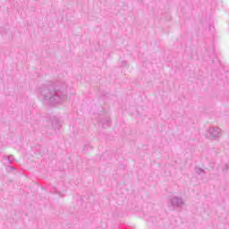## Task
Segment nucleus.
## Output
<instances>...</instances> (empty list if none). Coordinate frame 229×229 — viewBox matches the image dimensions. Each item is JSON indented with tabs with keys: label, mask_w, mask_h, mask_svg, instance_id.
Here are the masks:
<instances>
[{
	"label": "nucleus",
	"mask_w": 229,
	"mask_h": 229,
	"mask_svg": "<svg viewBox=\"0 0 229 229\" xmlns=\"http://www.w3.org/2000/svg\"><path fill=\"white\" fill-rule=\"evenodd\" d=\"M40 94L43 99L48 101L51 105H58L65 98V93L51 82L40 88Z\"/></svg>",
	"instance_id": "nucleus-1"
},
{
	"label": "nucleus",
	"mask_w": 229,
	"mask_h": 229,
	"mask_svg": "<svg viewBox=\"0 0 229 229\" xmlns=\"http://www.w3.org/2000/svg\"><path fill=\"white\" fill-rule=\"evenodd\" d=\"M208 138L216 140L221 137V129L219 127H211L208 131Z\"/></svg>",
	"instance_id": "nucleus-2"
},
{
	"label": "nucleus",
	"mask_w": 229,
	"mask_h": 229,
	"mask_svg": "<svg viewBox=\"0 0 229 229\" xmlns=\"http://www.w3.org/2000/svg\"><path fill=\"white\" fill-rule=\"evenodd\" d=\"M170 203L172 207H176L177 208H180L184 205L183 199H182V197H173L170 199Z\"/></svg>",
	"instance_id": "nucleus-3"
},
{
	"label": "nucleus",
	"mask_w": 229,
	"mask_h": 229,
	"mask_svg": "<svg viewBox=\"0 0 229 229\" xmlns=\"http://www.w3.org/2000/svg\"><path fill=\"white\" fill-rule=\"evenodd\" d=\"M100 124H101L102 128H108V126H110V120L108 118L102 119L100 121Z\"/></svg>",
	"instance_id": "nucleus-4"
},
{
	"label": "nucleus",
	"mask_w": 229,
	"mask_h": 229,
	"mask_svg": "<svg viewBox=\"0 0 229 229\" xmlns=\"http://www.w3.org/2000/svg\"><path fill=\"white\" fill-rule=\"evenodd\" d=\"M4 158L5 160H8V164H10V165H12V164H13V156L10 155V156H4Z\"/></svg>",
	"instance_id": "nucleus-5"
},
{
	"label": "nucleus",
	"mask_w": 229,
	"mask_h": 229,
	"mask_svg": "<svg viewBox=\"0 0 229 229\" xmlns=\"http://www.w3.org/2000/svg\"><path fill=\"white\" fill-rule=\"evenodd\" d=\"M195 173H196L197 174H201V173H205V170H204L203 168H201V167L196 166V167H195Z\"/></svg>",
	"instance_id": "nucleus-6"
},
{
	"label": "nucleus",
	"mask_w": 229,
	"mask_h": 229,
	"mask_svg": "<svg viewBox=\"0 0 229 229\" xmlns=\"http://www.w3.org/2000/svg\"><path fill=\"white\" fill-rule=\"evenodd\" d=\"M16 170H17V168H15V166L7 165V167H6L7 173H12V171H16Z\"/></svg>",
	"instance_id": "nucleus-7"
},
{
	"label": "nucleus",
	"mask_w": 229,
	"mask_h": 229,
	"mask_svg": "<svg viewBox=\"0 0 229 229\" xmlns=\"http://www.w3.org/2000/svg\"><path fill=\"white\" fill-rule=\"evenodd\" d=\"M52 126L55 130H60V125H55V122L52 123Z\"/></svg>",
	"instance_id": "nucleus-8"
},
{
	"label": "nucleus",
	"mask_w": 229,
	"mask_h": 229,
	"mask_svg": "<svg viewBox=\"0 0 229 229\" xmlns=\"http://www.w3.org/2000/svg\"><path fill=\"white\" fill-rule=\"evenodd\" d=\"M83 151H89V145L84 146Z\"/></svg>",
	"instance_id": "nucleus-9"
}]
</instances>
